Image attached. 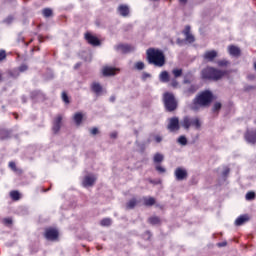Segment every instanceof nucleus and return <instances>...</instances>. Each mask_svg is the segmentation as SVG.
I'll use <instances>...</instances> for the list:
<instances>
[{
    "label": "nucleus",
    "instance_id": "nucleus-1",
    "mask_svg": "<svg viewBox=\"0 0 256 256\" xmlns=\"http://www.w3.org/2000/svg\"><path fill=\"white\" fill-rule=\"evenodd\" d=\"M211 103H213V92L204 90L193 99L191 109L192 111H199L201 107H209Z\"/></svg>",
    "mask_w": 256,
    "mask_h": 256
},
{
    "label": "nucleus",
    "instance_id": "nucleus-2",
    "mask_svg": "<svg viewBox=\"0 0 256 256\" xmlns=\"http://www.w3.org/2000/svg\"><path fill=\"white\" fill-rule=\"evenodd\" d=\"M230 71L220 70L215 67L208 66L201 71L202 79L206 81H221L223 77H227Z\"/></svg>",
    "mask_w": 256,
    "mask_h": 256
},
{
    "label": "nucleus",
    "instance_id": "nucleus-3",
    "mask_svg": "<svg viewBox=\"0 0 256 256\" xmlns=\"http://www.w3.org/2000/svg\"><path fill=\"white\" fill-rule=\"evenodd\" d=\"M146 59L149 65H154L155 67H163L166 63L165 54L157 48H148Z\"/></svg>",
    "mask_w": 256,
    "mask_h": 256
},
{
    "label": "nucleus",
    "instance_id": "nucleus-4",
    "mask_svg": "<svg viewBox=\"0 0 256 256\" xmlns=\"http://www.w3.org/2000/svg\"><path fill=\"white\" fill-rule=\"evenodd\" d=\"M180 125L186 129L187 131H189V129H191V127H193V129H196L197 131H199V129H201V119H199V117H191V116H185Z\"/></svg>",
    "mask_w": 256,
    "mask_h": 256
},
{
    "label": "nucleus",
    "instance_id": "nucleus-5",
    "mask_svg": "<svg viewBox=\"0 0 256 256\" xmlns=\"http://www.w3.org/2000/svg\"><path fill=\"white\" fill-rule=\"evenodd\" d=\"M164 107L166 111L169 113L175 111L177 109V100L175 99V95L171 92H165L163 94Z\"/></svg>",
    "mask_w": 256,
    "mask_h": 256
},
{
    "label": "nucleus",
    "instance_id": "nucleus-6",
    "mask_svg": "<svg viewBox=\"0 0 256 256\" xmlns=\"http://www.w3.org/2000/svg\"><path fill=\"white\" fill-rule=\"evenodd\" d=\"M44 237L47 241H57L59 239V231L55 228H46Z\"/></svg>",
    "mask_w": 256,
    "mask_h": 256
},
{
    "label": "nucleus",
    "instance_id": "nucleus-7",
    "mask_svg": "<svg viewBox=\"0 0 256 256\" xmlns=\"http://www.w3.org/2000/svg\"><path fill=\"white\" fill-rule=\"evenodd\" d=\"M63 123V116L61 114H58L52 122V131L54 135H57L61 131V125Z\"/></svg>",
    "mask_w": 256,
    "mask_h": 256
},
{
    "label": "nucleus",
    "instance_id": "nucleus-8",
    "mask_svg": "<svg viewBox=\"0 0 256 256\" xmlns=\"http://www.w3.org/2000/svg\"><path fill=\"white\" fill-rule=\"evenodd\" d=\"M174 176L176 181H185V179H187V177H189V174L187 173V170L182 168V167H178L176 168L175 172H174Z\"/></svg>",
    "mask_w": 256,
    "mask_h": 256
},
{
    "label": "nucleus",
    "instance_id": "nucleus-9",
    "mask_svg": "<svg viewBox=\"0 0 256 256\" xmlns=\"http://www.w3.org/2000/svg\"><path fill=\"white\" fill-rule=\"evenodd\" d=\"M85 40L93 47H99L101 45V40L89 32L85 34Z\"/></svg>",
    "mask_w": 256,
    "mask_h": 256
},
{
    "label": "nucleus",
    "instance_id": "nucleus-10",
    "mask_svg": "<svg viewBox=\"0 0 256 256\" xmlns=\"http://www.w3.org/2000/svg\"><path fill=\"white\" fill-rule=\"evenodd\" d=\"M244 139L247 143H251L255 145L256 143V129L255 130H247L244 134Z\"/></svg>",
    "mask_w": 256,
    "mask_h": 256
},
{
    "label": "nucleus",
    "instance_id": "nucleus-11",
    "mask_svg": "<svg viewBox=\"0 0 256 256\" xmlns=\"http://www.w3.org/2000/svg\"><path fill=\"white\" fill-rule=\"evenodd\" d=\"M115 49L120 53H131V51H135V47L129 44H118L115 46Z\"/></svg>",
    "mask_w": 256,
    "mask_h": 256
},
{
    "label": "nucleus",
    "instance_id": "nucleus-12",
    "mask_svg": "<svg viewBox=\"0 0 256 256\" xmlns=\"http://www.w3.org/2000/svg\"><path fill=\"white\" fill-rule=\"evenodd\" d=\"M117 71H119L118 68L111 67V66H105V67L102 69V75H103L104 77H113V75H116V74H117Z\"/></svg>",
    "mask_w": 256,
    "mask_h": 256
},
{
    "label": "nucleus",
    "instance_id": "nucleus-13",
    "mask_svg": "<svg viewBox=\"0 0 256 256\" xmlns=\"http://www.w3.org/2000/svg\"><path fill=\"white\" fill-rule=\"evenodd\" d=\"M182 33L185 35V41H187V43H195V36L191 34V26H185Z\"/></svg>",
    "mask_w": 256,
    "mask_h": 256
},
{
    "label": "nucleus",
    "instance_id": "nucleus-14",
    "mask_svg": "<svg viewBox=\"0 0 256 256\" xmlns=\"http://www.w3.org/2000/svg\"><path fill=\"white\" fill-rule=\"evenodd\" d=\"M169 131H179L181 129V126H179V118L173 117L170 119V122L168 124Z\"/></svg>",
    "mask_w": 256,
    "mask_h": 256
},
{
    "label": "nucleus",
    "instance_id": "nucleus-15",
    "mask_svg": "<svg viewBox=\"0 0 256 256\" xmlns=\"http://www.w3.org/2000/svg\"><path fill=\"white\" fill-rule=\"evenodd\" d=\"M217 55H218L217 51H215V50H208V51H206L204 53L203 59H205V61L213 62V61H215Z\"/></svg>",
    "mask_w": 256,
    "mask_h": 256
},
{
    "label": "nucleus",
    "instance_id": "nucleus-16",
    "mask_svg": "<svg viewBox=\"0 0 256 256\" xmlns=\"http://www.w3.org/2000/svg\"><path fill=\"white\" fill-rule=\"evenodd\" d=\"M95 181H97V178H95V176H85L83 181H82V185L83 187H93V185H95Z\"/></svg>",
    "mask_w": 256,
    "mask_h": 256
},
{
    "label": "nucleus",
    "instance_id": "nucleus-17",
    "mask_svg": "<svg viewBox=\"0 0 256 256\" xmlns=\"http://www.w3.org/2000/svg\"><path fill=\"white\" fill-rule=\"evenodd\" d=\"M228 53L232 55V57H241V49L235 45L228 46Z\"/></svg>",
    "mask_w": 256,
    "mask_h": 256
},
{
    "label": "nucleus",
    "instance_id": "nucleus-18",
    "mask_svg": "<svg viewBox=\"0 0 256 256\" xmlns=\"http://www.w3.org/2000/svg\"><path fill=\"white\" fill-rule=\"evenodd\" d=\"M119 15H121V17H128L129 16V6L125 5V4H121L118 6L117 9Z\"/></svg>",
    "mask_w": 256,
    "mask_h": 256
},
{
    "label": "nucleus",
    "instance_id": "nucleus-19",
    "mask_svg": "<svg viewBox=\"0 0 256 256\" xmlns=\"http://www.w3.org/2000/svg\"><path fill=\"white\" fill-rule=\"evenodd\" d=\"M91 91L99 97V95L103 93V86H101L98 82H93L91 84Z\"/></svg>",
    "mask_w": 256,
    "mask_h": 256
},
{
    "label": "nucleus",
    "instance_id": "nucleus-20",
    "mask_svg": "<svg viewBox=\"0 0 256 256\" xmlns=\"http://www.w3.org/2000/svg\"><path fill=\"white\" fill-rule=\"evenodd\" d=\"M199 90V86H197L196 84H191L188 88H186L184 90L185 95H187V97L194 95V93H197V91Z\"/></svg>",
    "mask_w": 256,
    "mask_h": 256
},
{
    "label": "nucleus",
    "instance_id": "nucleus-21",
    "mask_svg": "<svg viewBox=\"0 0 256 256\" xmlns=\"http://www.w3.org/2000/svg\"><path fill=\"white\" fill-rule=\"evenodd\" d=\"M5 139H11V130L1 128L0 129V141H5Z\"/></svg>",
    "mask_w": 256,
    "mask_h": 256
},
{
    "label": "nucleus",
    "instance_id": "nucleus-22",
    "mask_svg": "<svg viewBox=\"0 0 256 256\" xmlns=\"http://www.w3.org/2000/svg\"><path fill=\"white\" fill-rule=\"evenodd\" d=\"M247 221H249V215L245 214V215H241L239 216L236 220H235V225L237 227H241V225H243L244 223H247Z\"/></svg>",
    "mask_w": 256,
    "mask_h": 256
},
{
    "label": "nucleus",
    "instance_id": "nucleus-23",
    "mask_svg": "<svg viewBox=\"0 0 256 256\" xmlns=\"http://www.w3.org/2000/svg\"><path fill=\"white\" fill-rule=\"evenodd\" d=\"M9 169L13 171L14 173H17L18 175H23V169L17 168V164L13 161H10L8 163Z\"/></svg>",
    "mask_w": 256,
    "mask_h": 256
},
{
    "label": "nucleus",
    "instance_id": "nucleus-24",
    "mask_svg": "<svg viewBox=\"0 0 256 256\" xmlns=\"http://www.w3.org/2000/svg\"><path fill=\"white\" fill-rule=\"evenodd\" d=\"M159 79H160L161 83H169V81H171V79L169 77V72L162 71L159 75Z\"/></svg>",
    "mask_w": 256,
    "mask_h": 256
},
{
    "label": "nucleus",
    "instance_id": "nucleus-25",
    "mask_svg": "<svg viewBox=\"0 0 256 256\" xmlns=\"http://www.w3.org/2000/svg\"><path fill=\"white\" fill-rule=\"evenodd\" d=\"M145 207H153L155 205L156 200L153 197H143Z\"/></svg>",
    "mask_w": 256,
    "mask_h": 256
},
{
    "label": "nucleus",
    "instance_id": "nucleus-26",
    "mask_svg": "<svg viewBox=\"0 0 256 256\" xmlns=\"http://www.w3.org/2000/svg\"><path fill=\"white\" fill-rule=\"evenodd\" d=\"M137 203H139V201H137L136 198L130 199L126 203V209H128V210L135 209V207H137Z\"/></svg>",
    "mask_w": 256,
    "mask_h": 256
},
{
    "label": "nucleus",
    "instance_id": "nucleus-27",
    "mask_svg": "<svg viewBox=\"0 0 256 256\" xmlns=\"http://www.w3.org/2000/svg\"><path fill=\"white\" fill-rule=\"evenodd\" d=\"M194 81L193 74L188 73L184 76L183 84L184 85H191V82Z\"/></svg>",
    "mask_w": 256,
    "mask_h": 256
},
{
    "label": "nucleus",
    "instance_id": "nucleus-28",
    "mask_svg": "<svg viewBox=\"0 0 256 256\" xmlns=\"http://www.w3.org/2000/svg\"><path fill=\"white\" fill-rule=\"evenodd\" d=\"M74 122L76 125H81V123H83V113L78 112L74 114Z\"/></svg>",
    "mask_w": 256,
    "mask_h": 256
},
{
    "label": "nucleus",
    "instance_id": "nucleus-29",
    "mask_svg": "<svg viewBox=\"0 0 256 256\" xmlns=\"http://www.w3.org/2000/svg\"><path fill=\"white\" fill-rule=\"evenodd\" d=\"M10 197L12 201H19V199H21V193L17 190H13L10 192Z\"/></svg>",
    "mask_w": 256,
    "mask_h": 256
},
{
    "label": "nucleus",
    "instance_id": "nucleus-30",
    "mask_svg": "<svg viewBox=\"0 0 256 256\" xmlns=\"http://www.w3.org/2000/svg\"><path fill=\"white\" fill-rule=\"evenodd\" d=\"M148 223H150V225H159L161 223V218L152 216L148 219Z\"/></svg>",
    "mask_w": 256,
    "mask_h": 256
},
{
    "label": "nucleus",
    "instance_id": "nucleus-31",
    "mask_svg": "<svg viewBox=\"0 0 256 256\" xmlns=\"http://www.w3.org/2000/svg\"><path fill=\"white\" fill-rule=\"evenodd\" d=\"M172 74L175 79H179L183 75V69L175 68L172 70Z\"/></svg>",
    "mask_w": 256,
    "mask_h": 256
},
{
    "label": "nucleus",
    "instance_id": "nucleus-32",
    "mask_svg": "<svg viewBox=\"0 0 256 256\" xmlns=\"http://www.w3.org/2000/svg\"><path fill=\"white\" fill-rule=\"evenodd\" d=\"M163 159H165V157L163 156V154L161 153H156L154 155L153 161L154 163H162Z\"/></svg>",
    "mask_w": 256,
    "mask_h": 256
},
{
    "label": "nucleus",
    "instance_id": "nucleus-33",
    "mask_svg": "<svg viewBox=\"0 0 256 256\" xmlns=\"http://www.w3.org/2000/svg\"><path fill=\"white\" fill-rule=\"evenodd\" d=\"M42 15L46 18L48 17H52L53 16V10H51V8H44L42 10Z\"/></svg>",
    "mask_w": 256,
    "mask_h": 256
},
{
    "label": "nucleus",
    "instance_id": "nucleus-34",
    "mask_svg": "<svg viewBox=\"0 0 256 256\" xmlns=\"http://www.w3.org/2000/svg\"><path fill=\"white\" fill-rule=\"evenodd\" d=\"M100 225L102 227H110L111 225V219L110 218H104L101 220Z\"/></svg>",
    "mask_w": 256,
    "mask_h": 256
},
{
    "label": "nucleus",
    "instance_id": "nucleus-35",
    "mask_svg": "<svg viewBox=\"0 0 256 256\" xmlns=\"http://www.w3.org/2000/svg\"><path fill=\"white\" fill-rule=\"evenodd\" d=\"M62 101L66 105H69V103H71V100H69V96L67 95V92H65V91L62 92Z\"/></svg>",
    "mask_w": 256,
    "mask_h": 256
},
{
    "label": "nucleus",
    "instance_id": "nucleus-36",
    "mask_svg": "<svg viewBox=\"0 0 256 256\" xmlns=\"http://www.w3.org/2000/svg\"><path fill=\"white\" fill-rule=\"evenodd\" d=\"M221 107H222L221 102H216V103H214V106H213V108H212V111H213L214 113H216V111H221Z\"/></svg>",
    "mask_w": 256,
    "mask_h": 256
},
{
    "label": "nucleus",
    "instance_id": "nucleus-37",
    "mask_svg": "<svg viewBox=\"0 0 256 256\" xmlns=\"http://www.w3.org/2000/svg\"><path fill=\"white\" fill-rule=\"evenodd\" d=\"M217 65H218V67H227V65H229V61H227V60H218Z\"/></svg>",
    "mask_w": 256,
    "mask_h": 256
},
{
    "label": "nucleus",
    "instance_id": "nucleus-38",
    "mask_svg": "<svg viewBox=\"0 0 256 256\" xmlns=\"http://www.w3.org/2000/svg\"><path fill=\"white\" fill-rule=\"evenodd\" d=\"M27 69H29V66H27V64H22L18 67V72L25 73V71H27Z\"/></svg>",
    "mask_w": 256,
    "mask_h": 256
},
{
    "label": "nucleus",
    "instance_id": "nucleus-39",
    "mask_svg": "<svg viewBox=\"0 0 256 256\" xmlns=\"http://www.w3.org/2000/svg\"><path fill=\"white\" fill-rule=\"evenodd\" d=\"M246 199L247 201H253V199H255V192L250 191L246 194Z\"/></svg>",
    "mask_w": 256,
    "mask_h": 256
},
{
    "label": "nucleus",
    "instance_id": "nucleus-40",
    "mask_svg": "<svg viewBox=\"0 0 256 256\" xmlns=\"http://www.w3.org/2000/svg\"><path fill=\"white\" fill-rule=\"evenodd\" d=\"M135 67H136V69H138V71H143V69H145V63L137 62Z\"/></svg>",
    "mask_w": 256,
    "mask_h": 256
},
{
    "label": "nucleus",
    "instance_id": "nucleus-41",
    "mask_svg": "<svg viewBox=\"0 0 256 256\" xmlns=\"http://www.w3.org/2000/svg\"><path fill=\"white\" fill-rule=\"evenodd\" d=\"M7 59V52L5 50H0V62Z\"/></svg>",
    "mask_w": 256,
    "mask_h": 256
},
{
    "label": "nucleus",
    "instance_id": "nucleus-42",
    "mask_svg": "<svg viewBox=\"0 0 256 256\" xmlns=\"http://www.w3.org/2000/svg\"><path fill=\"white\" fill-rule=\"evenodd\" d=\"M178 143H180V145H187V138L185 136H180L178 138Z\"/></svg>",
    "mask_w": 256,
    "mask_h": 256
},
{
    "label": "nucleus",
    "instance_id": "nucleus-43",
    "mask_svg": "<svg viewBox=\"0 0 256 256\" xmlns=\"http://www.w3.org/2000/svg\"><path fill=\"white\" fill-rule=\"evenodd\" d=\"M171 87L176 89V87H179V82L177 81V78H173L170 82Z\"/></svg>",
    "mask_w": 256,
    "mask_h": 256
},
{
    "label": "nucleus",
    "instance_id": "nucleus-44",
    "mask_svg": "<svg viewBox=\"0 0 256 256\" xmlns=\"http://www.w3.org/2000/svg\"><path fill=\"white\" fill-rule=\"evenodd\" d=\"M229 173H231V169H229V167H226V168H224L222 175H223V177L226 178L229 176Z\"/></svg>",
    "mask_w": 256,
    "mask_h": 256
},
{
    "label": "nucleus",
    "instance_id": "nucleus-45",
    "mask_svg": "<svg viewBox=\"0 0 256 256\" xmlns=\"http://www.w3.org/2000/svg\"><path fill=\"white\" fill-rule=\"evenodd\" d=\"M10 77L17 79V77H19V70H13L12 72H10Z\"/></svg>",
    "mask_w": 256,
    "mask_h": 256
},
{
    "label": "nucleus",
    "instance_id": "nucleus-46",
    "mask_svg": "<svg viewBox=\"0 0 256 256\" xmlns=\"http://www.w3.org/2000/svg\"><path fill=\"white\" fill-rule=\"evenodd\" d=\"M256 89V86H253V85H246L244 87V91H255Z\"/></svg>",
    "mask_w": 256,
    "mask_h": 256
},
{
    "label": "nucleus",
    "instance_id": "nucleus-47",
    "mask_svg": "<svg viewBox=\"0 0 256 256\" xmlns=\"http://www.w3.org/2000/svg\"><path fill=\"white\" fill-rule=\"evenodd\" d=\"M4 225H13V219L11 218H5L3 220Z\"/></svg>",
    "mask_w": 256,
    "mask_h": 256
},
{
    "label": "nucleus",
    "instance_id": "nucleus-48",
    "mask_svg": "<svg viewBox=\"0 0 256 256\" xmlns=\"http://www.w3.org/2000/svg\"><path fill=\"white\" fill-rule=\"evenodd\" d=\"M90 133H91V135H98L99 129L97 127H94L92 129H90Z\"/></svg>",
    "mask_w": 256,
    "mask_h": 256
},
{
    "label": "nucleus",
    "instance_id": "nucleus-49",
    "mask_svg": "<svg viewBox=\"0 0 256 256\" xmlns=\"http://www.w3.org/2000/svg\"><path fill=\"white\" fill-rule=\"evenodd\" d=\"M156 171H158V173H165L166 170L161 165H157L156 166Z\"/></svg>",
    "mask_w": 256,
    "mask_h": 256
},
{
    "label": "nucleus",
    "instance_id": "nucleus-50",
    "mask_svg": "<svg viewBox=\"0 0 256 256\" xmlns=\"http://www.w3.org/2000/svg\"><path fill=\"white\" fill-rule=\"evenodd\" d=\"M247 78L249 79V81H255L256 76L254 74H250L247 76Z\"/></svg>",
    "mask_w": 256,
    "mask_h": 256
},
{
    "label": "nucleus",
    "instance_id": "nucleus-51",
    "mask_svg": "<svg viewBox=\"0 0 256 256\" xmlns=\"http://www.w3.org/2000/svg\"><path fill=\"white\" fill-rule=\"evenodd\" d=\"M155 141L156 143H161V141H163V138L161 136H155Z\"/></svg>",
    "mask_w": 256,
    "mask_h": 256
},
{
    "label": "nucleus",
    "instance_id": "nucleus-52",
    "mask_svg": "<svg viewBox=\"0 0 256 256\" xmlns=\"http://www.w3.org/2000/svg\"><path fill=\"white\" fill-rule=\"evenodd\" d=\"M179 3H180L181 5H187V0H179Z\"/></svg>",
    "mask_w": 256,
    "mask_h": 256
},
{
    "label": "nucleus",
    "instance_id": "nucleus-53",
    "mask_svg": "<svg viewBox=\"0 0 256 256\" xmlns=\"http://www.w3.org/2000/svg\"><path fill=\"white\" fill-rule=\"evenodd\" d=\"M147 77H151V74H149V73H144V74H143V79H147Z\"/></svg>",
    "mask_w": 256,
    "mask_h": 256
},
{
    "label": "nucleus",
    "instance_id": "nucleus-54",
    "mask_svg": "<svg viewBox=\"0 0 256 256\" xmlns=\"http://www.w3.org/2000/svg\"><path fill=\"white\" fill-rule=\"evenodd\" d=\"M110 137H111L112 139H117V133H112V134L110 135Z\"/></svg>",
    "mask_w": 256,
    "mask_h": 256
},
{
    "label": "nucleus",
    "instance_id": "nucleus-55",
    "mask_svg": "<svg viewBox=\"0 0 256 256\" xmlns=\"http://www.w3.org/2000/svg\"><path fill=\"white\" fill-rule=\"evenodd\" d=\"M79 67H81V63L75 64L74 69H79Z\"/></svg>",
    "mask_w": 256,
    "mask_h": 256
},
{
    "label": "nucleus",
    "instance_id": "nucleus-56",
    "mask_svg": "<svg viewBox=\"0 0 256 256\" xmlns=\"http://www.w3.org/2000/svg\"><path fill=\"white\" fill-rule=\"evenodd\" d=\"M32 95H41V91H34Z\"/></svg>",
    "mask_w": 256,
    "mask_h": 256
},
{
    "label": "nucleus",
    "instance_id": "nucleus-57",
    "mask_svg": "<svg viewBox=\"0 0 256 256\" xmlns=\"http://www.w3.org/2000/svg\"><path fill=\"white\" fill-rule=\"evenodd\" d=\"M218 245L219 247H225V245H227V242L219 243Z\"/></svg>",
    "mask_w": 256,
    "mask_h": 256
},
{
    "label": "nucleus",
    "instance_id": "nucleus-58",
    "mask_svg": "<svg viewBox=\"0 0 256 256\" xmlns=\"http://www.w3.org/2000/svg\"><path fill=\"white\" fill-rule=\"evenodd\" d=\"M110 101H111L112 103H115V96H111V97H110Z\"/></svg>",
    "mask_w": 256,
    "mask_h": 256
},
{
    "label": "nucleus",
    "instance_id": "nucleus-59",
    "mask_svg": "<svg viewBox=\"0 0 256 256\" xmlns=\"http://www.w3.org/2000/svg\"><path fill=\"white\" fill-rule=\"evenodd\" d=\"M0 81H3V73L0 72Z\"/></svg>",
    "mask_w": 256,
    "mask_h": 256
},
{
    "label": "nucleus",
    "instance_id": "nucleus-60",
    "mask_svg": "<svg viewBox=\"0 0 256 256\" xmlns=\"http://www.w3.org/2000/svg\"><path fill=\"white\" fill-rule=\"evenodd\" d=\"M14 115H16V117H15V118L17 119V117H18V116H17V114H15V113H14Z\"/></svg>",
    "mask_w": 256,
    "mask_h": 256
}]
</instances>
